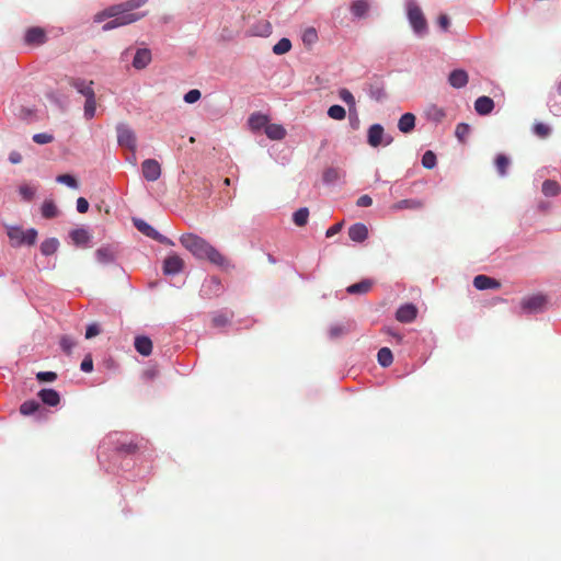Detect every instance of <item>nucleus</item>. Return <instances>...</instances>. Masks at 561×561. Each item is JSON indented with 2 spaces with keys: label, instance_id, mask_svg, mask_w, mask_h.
I'll return each instance as SVG.
<instances>
[{
  "label": "nucleus",
  "instance_id": "obj_1",
  "mask_svg": "<svg viewBox=\"0 0 561 561\" xmlns=\"http://www.w3.org/2000/svg\"><path fill=\"white\" fill-rule=\"evenodd\" d=\"M180 243L199 260H208L210 263L220 267H233L230 261L214 245L195 233L182 234L180 237Z\"/></svg>",
  "mask_w": 561,
  "mask_h": 561
},
{
  "label": "nucleus",
  "instance_id": "obj_2",
  "mask_svg": "<svg viewBox=\"0 0 561 561\" xmlns=\"http://www.w3.org/2000/svg\"><path fill=\"white\" fill-rule=\"evenodd\" d=\"M145 15V13L128 12L123 5L116 4L98 13L94 20L95 22H102L106 19H111L102 27V30L106 32L137 22Z\"/></svg>",
  "mask_w": 561,
  "mask_h": 561
},
{
  "label": "nucleus",
  "instance_id": "obj_3",
  "mask_svg": "<svg viewBox=\"0 0 561 561\" xmlns=\"http://www.w3.org/2000/svg\"><path fill=\"white\" fill-rule=\"evenodd\" d=\"M408 19L417 34H424L427 31V22L421 8L413 1L408 3Z\"/></svg>",
  "mask_w": 561,
  "mask_h": 561
},
{
  "label": "nucleus",
  "instance_id": "obj_4",
  "mask_svg": "<svg viewBox=\"0 0 561 561\" xmlns=\"http://www.w3.org/2000/svg\"><path fill=\"white\" fill-rule=\"evenodd\" d=\"M116 130L118 145L135 152L137 148V138L134 130L126 124L117 125Z\"/></svg>",
  "mask_w": 561,
  "mask_h": 561
},
{
  "label": "nucleus",
  "instance_id": "obj_5",
  "mask_svg": "<svg viewBox=\"0 0 561 561\" xmlns=\"http://www.w3.org/2000/svg\"><path fill=\"white\" fill-rule=\"evenodd\" d=\"M547 297L542 294L524 297L520 300V308L524 313H536L543 310Z\"/></svg>",
  "mask_w": 561,
  "mask_h": 561
},
{
  "label": "nucleus",
  "instance_id": "obj_6",
  "mask_svg": "<svg viewBox=\"0 0 561 561\" xmlns=\"http://www.w3.org/2000/svg\"><path fill=\"white\" fill-rule=\"evenodd\" d=\"M47 41V35L44 28L33 26L26 30L24 35V43L28 46H41Z\"/></svg>",
  "mask_w": 561,
  "mask_h": 561
},
{
  "label": "nucleus",
  "instance_id": "obj_7",
  "mask_svg": "<svg viewBox=\"0 0 561 561\" xmlns=\"http://www.w3.org/2000/svg\"><path fill=\"white\" fill-rule=\"evenodd\" d=\"M144 178L149 182H154L161 176V165L156 159H146L141 163Z\"/></svg>",
  "mask_w": 561,
  "mask_h": 561
},
{
  "label": "nucleus",
  "instance_id": "obj_8",
  "mask_svg": "<svg viewBox=\"0 0 561 561\" xmlns=\"http://www.w3.org/2000/svg\"><path fill=\"white\" fill-rule=\"evenodd\" d=\"M183 268L184 261L176 254L169 255L163 262V273L167 275L179 274Z\"/></svg>",
  "mask_w": 561,
  "mask_h": 561
},
{
  "label": "nucleus",
  "instance_id": "obj_9",
  "mask_svg": "<svg viewBox=\"0 0 561 561\" xmlns=\"http://www.w3.org/2000/svg\"><path fill=\"white\" fill-rule=\"evenodd\" d=\"M425 206V202L423 199L419 198H407L398 201L397 203L392 204L390 209L392 211H400V210H420Z\"/></svg>",
  "mask_w": 561,
  "mask_h": 561
},
{
  "label": "nucleus",
  "instance_id": "obj_10",
  "mask_svg": "<svg viewBox=\"0 0 561 561\" xmlns=\"http://www.w3.org/2000/svg\"><path fill=\"white\" fill-rule=\"evenodd\" d=\"M417 314V309L412 304L401 306L396 312V319L402 323L412 322Z\"/></svg>",
  "mask_w": 561,
  "mask_h": 561
},
{
  "label": "nucleus",
  "instance_id": "obj_11",
  "mask_svg": "<svg viewBox=\"0 0 561 561\" xmlns=\"http://www.w3.org/2000/svg\"><path fill=\"white\" fill-rule=\"evenodd\" d=\"M135 227L145 236L157 240L159 242H164L165 237L160 234L153 227H151L149 224H147L142 219H134Z\"/></svg>",
  "mask_w": 561,
  "mask_h": 561
},
{
  "label": "nucleus",
  "instance_id": "obj_12",
  "mask_svg": "<svg viewBox=\"0 0 561 561\" xmlns=\"http://www.w3.org/2000/svg\"><path fill=\"white\" fill-rule=\"evenodd\" d=\"M473 286L478 290L499 289L501 287V283L495 278L481 274L473 278Z\"/></svg>",
  "mask_w": 561,
  "mask_h": 561
},
{
  "label": "nucleus",
  "instance_id": "obj_13",
  "mask_svg": "<svg viewBox=\"0 0 561 561\" xmlns=\"http://www.w3.org/2000/svg\"><path fill=\"white\" fill-rule=\"evenodd\" d=\"M468 73L463 69H455L448 76V83L455 88H463L468 83Z\"/></svg>",
  "mask_w": 561,
  "mask_h": 561
},
{
  "label": "nucleus",
  "instance_id": "obj_14",
  "mask_svg": "<svg viewBox=\"0 0 561 561\" xmlns=\"http://www.w3.org/2000/svg\"><path fill=\"white\" fill-rule=\"evenodd\" d=\"M69 84L85 98L89 96L90 93H94V90L92 88L93 81H87L80 78H70Z\"/></svg>",
  "mask_w": 561,
  "mask_h": 561
},
{
  "label": "nucleus",
  "instance_id": "obj_15",
  "mask_svg": "<svg viewBox=\"0 0 561 561\" xmlns=\"http://www.w3.org/2000/svg\"><path fill=\"white\" fill-rule=\"evenodd\" d=\"M348 237L352 241L364 242L368 237V229L364 224H354L348 228Z\"/></svg>",
  "mask_w": 561,
  "mask_h": 561
},
{
  "label": "nucleus",
  "instance_id": "obj_16",
  "mask_svg": "<svg viewBox=\"0 0 561 561\" xmlns=\"http://www.w3.org/2000/svg\"><path fill=\"white\" fill-rule=\"evenodd\" d=\"M151 61V53L149 49L147 48H140V49H137L135 56H134V60H133V66L134 68L136 69H144L146 68Z\"/></svg>",
  "mask_w": 561,
  "mask_h": 561
},
{
  "label": "nucleus",
  "instance_id": "obj_17",
  "mask_svg": "<svg viewBox=\"0 0 561 561\" xmlns=\"http://www.w3.org/2000/svg\"><path fill=\"white\" fill-rule=\"evenodd\" d=\"M383 127L380 124H374L368 129L367 141L371 147H378L382 142Z\"/></svg>",
  "mask_w": 561,
  "mask_h": 561
},
{
  "label": "nucleus",
  "instance_id": "obj_18",
  "mask_svg": "<svg viewBox=\"0 0 561 561\" xmlns=\"http://www.w3.org/2000/svg\"><path fill=\"white\" fill-rule=\"evenodd\" d=\"M494 108V102L489 96H480L474 102V110L480 115H488Z\"/></svg>",
  "mask_w": 561,
  "mask_h": 561
},
{
  "label": "nucleus",
  "instance_id": "obj_19",
  "mask_svg": "<svg viewBox=\"0 0 561 561\" xmlns=\"http://www.w3.org/2000/svg\"><path fill=\"white\" fill-rule=\"evenodd\" d=\"M38 397L45 404L49 407H56L60 402V396L54 389H42L38 392Z\"/></svg>",
  "mask_w": 561,
  "mask_h": 561
},
{
  "label": "nucleus",
  "instance_id": "obj_20",
  "mask_svg": "<svg viewBox=\"0 0 561 561\" xmlns=\"http://www.w3.org/2000/svg\"><path fill=\"white\" fill-rule=\"evenodd\" d=\"M135 348L142 356H149L152 352V342L148 336H137L135 339Z\"/></svg>",
  "mask_w": 561,
  "mask_h": 561
},
{
  "label": "nucleus",
  "instance_id": "obj_21",
  "mask_svg": "<svg viewBox=\"0 0 561 561\" xmlns=\"http://www.w3.org/2000/svg\"><path fill=\"white\" fill-rule=\"evenodd\" d=\"M415 127V116L412 113L403 114L398 123V128L400 131L408 134L412 131Z\"/></svg>",
  "mask_w": 561,
  "mask_h": 561
},
{
  "label": "nucleus",
  "instance_id": "obj_22",
  "mask_svg": "<svg viewBox=\"0 0 561 561\" xmlns=\"http://www.w3.org/2000/svg\"><path fill=\"white\" fill-rule=\"evenodd\" d=\"M373 287V282L369 279H363L356 284L350 285L346 291L351 295H362L368 293Z\"/></svg>",
  "mask_w": 561,
  "mask_h": 561
},
{
  "label": "nucleus",
  "instance_id": "obj_23",
  "mask_svg": "<svg viewBox=\"0 0 561 561\" xmlns=\"http://www.w3.org/2000/svg\"><path fill=\"white\" fill-rule=\"evenodd\" d=\"M96 260L102 264H108L116 257L115 251L110 247H102L95 251Z\"/></svg>",
  "mask_w": 561,
  "mask_h": 561
},
{
  "label": "nucleus",
  "instance_id": "obj_24",
  "mask_svg": "<svg viewBox=\"0 0 561 561\" xmlns=\"http://www.w3.org/2000/svg\"><path fill=\"white\" fill-rule=\"evenodd\" d=\"M265 134L272 140H282L286 136V130L279 124H267Z\"/></svg>",
  "mask_w": 561,
  "mask_h": 561
},
{
  "label": "nucleus",
  "instance_id": "obj_25",
  "mask_svg": "<svg viewBox=\"0 0 561 561\" xmlns=\"http://www.w3.org/2000/svg\"><path fill=\"white\" fill-rule=\"evenodd\" d=\"M268 124V117L266 115L254 113L249 117V126L252 130H260L265 128Z\"/></svg>",
  "mask_w": 561,
  "mask_h": 561
},
{
  "label": "nucleus",
  "instance_id": "obj_26",
  "mask_svg": "<svg viewBox=\"0 0 561 561\" xmlns=\"http://www.w3.org/2000/svg\"><path fill=\"white\" fill-rule=\"evenodd\" d=\"M369 10L367 0H354L351 5L352 13L357 18H364Z\"/></svg>",
  "mask_w": 561,
  "mask_h": 561
},
{
  "label": "nucleus",
  "instance_id": "obj_27",
  "mask_svg": "<svg viewBox=\"0 0 561 561\" xmlns=\"http://www.w3.org/2000/svg\"><path fill=\"white\" fill-rule=\"evenodd\" d=\"M70 238L77 245H83L90 241V234L83 228L72 230L70 233Z\"/></svg>",
  "mask_w": 561,
  "mask_h": 561
},
{
  "label": "nucleus",
  "instance_id": "obj_28",
  "mask_svg": "<svg viewBox=\"0 0 561 561\" xmlns=\"http://www.w3.org/2000/svg\"><path fill=\"white\" fill-rule=\"evenodd\" d=\"M59 248V241L56 238H49L42 242L41 252L43 255H53Z\"/></svg>",
  "mask_w": 561,
  "mask_h": 561
},
{
  "label": "nucleus",
  "instance_id": "obj_29",
  "mask_svg": "<svg viewBox=\"0 0 561 561\" xmlns=\"http://www.w3.org/2000/svg\"><path fill=\"white\" fill-rule=\"evenodd\" d=\"M42 216L46 219H51L58 216L59 210L56 206V204L48 199L45 201L41 207Z\"/></svg>",
  "mask_w": 561,
  "mask_h": 561
},
{
  "label": "nucleus",
  "instance_id": "obj_30",
  "mask_svg": "<svg viewBox=\"0 0 561 561\" xmlns=\"http://www.w3.org/2000/svg\"><path fill=\"white\" fill-rule=\"evenodd\" d=\"M96 111V101H95V93L91 94L85 98L84 103V116L87 119H91L94 117Z\"/></svg>",
  "mask_w": 561,
  "mask_h": 561
},
{
  "label": "nucleus",
  "instance_id": "obj_31",
  "mask_svg": "<svg viewBox=\"0 0 561 561\" xmlns=\"http://www.w3.org/2000/svg\"><path fill=\"white\" fill-rule=\"evenodd\" d=\"M377 359L382 367H388L393 362L392 352L388 347H382L378 351Z\"/></svg>",
  "mask_w": 561,
  "mask_h": 561
},
{
  "label": "nucleus",
  "instance_id": "obj_32",
  "mask_svg": "<svg viewBox=\"0 0 561 561\" xmlns=\"http://www.w3.org/2000/svg\"><path fill=\"white\" fill-rule=\"evenodd\" d=\"M8 237L13 245H22L24 238V230L20 227H10L8 229Z\"/></svg>",
  "mask_w": 561,
  "mask_h": 561
},
{
  "label": "nucleus",
  "instance_id": "obj_33",
  "mask_svg": "<svg viewBox=\"0 0 561 561\" xmlns=\"http://www.w3.org/2000/svg\"><path fill=\"white\" fill-rule=\"evenodd\" d=\"M339 98L347 104L350 111H354L356 107V101L354 95L346 88H342L339 90Z\"/></svg>",
  "mask_w": 561,
  "mask_h": 561
},
{
  "label": "nucleus",
  "instance_id": "obj_34",
  "mask_svg": "<svg viewBox=\"0 0 561 561\" xmlns=\"http://www.w3.org/2000/svg\"><path fill=\"white\" fill-rule=\"evenodd\" d=\"M309 210L306 207L299 208L293 215V220L296 226L304 227L308 222Z\"/></svg>",
  "mask_w": 561,
  "mask_h": 561
},
{
  "label": "nucleus",
  "instance_id": "obj_35",
  "mask_svg": "<svg viewBox=\"0 0 561 561\" xmlns=\"http://www.w3.org/2000/svg\"><path fill=\"white\" fill-rule=\"evenodd\" d=\"M560 192V186L556 181L546 180L542 183V193L546 196H557Z\"/></svg>",
  "mask_w": 561,
  "mask_h": 561
},
{
  "label": "nucleus",
  "instance_id": "obj_36",
  "mask_svg": "<svg viewBox=\"0 0 561 561\" xmlns=\"http://www.w3.org/2000/svg\"><path fill=\"white\" fill-rule=\"evenodd\" d=\"M41 409V404L35 400H27L20 407V412L23 415H31Z\"/></svg>",
  "mask_w": 561,
  "mask_h": 561
},
{
  "label": "nucleus",
  "instance_id": "obj_37",
  "mask_svg": "<svg viewBox=\"0 0 561 561\" xmlns=\"http://www.w3.org/2000/svg\"><path fill=\"white\" fill-rule=\"evenodd\" d=\"M291 48V42L288 38H282L279 39L274 46H273V53L275 55H283L290 50Z\"/></svg>",
  "mask_w": 561,
  "mask_h": 561
},
{
  "label": "nucleus",
  "instance_id": "obj_38",
  "mask_svg": "<svg viewBox=\"0 0 561 561\" xmlns=\"http://www.w3.org/2000/svg\"><path fill=\"white\" fill-rule=\"evenodd\" d=\"M328 115L332 119L343 121L346 117V111L341 105H332L328 110Z\"/></svg>",
  "mask_w": 561,
  "mask_h": 561
},
{
  "label": "nucleus",
  "instance_id": "obj_39",
  "mask_svg": "<svg viewBox=\"0 0 561 561\" xmlns=\"http://www.w3.org/2000/svg\"><path fill=\"white\" fill-rule=\"evenodd\" d=\"M510 165V159L504 154H497L495 158V167L501 176L506 174L507 168Z\"/></svg>",
  "mask_w": 561,
  "mask_h": 561
},
{
  "label": "nucleus",
  "instance_id": "obj_40",
  "mask_svg": "<svg viewBox=\"0 0 561 561\" xmlns=\"http://www.w3.org/2000/svg\"><path fill=\"white\" fill-rule=\"evenodd\" d=\"M19 192L25 202H31L36 194V187L31 186L28 184H23L20 186Z\"/></svg>",
  "mask_w": 561,
  "mask_h": 561
},
{
  "label": "nucleus",
  "instance_id": "obj_41",
  "mask_svg": "<svg viewBox=\"0 0 561 561\" xmlns=\"http://www.w3.org/2000/svg\"><path fill=\"white\" fill-rule=\"evenodd\" d=\"M436 154L431 150H427L422 157V165L425 169H433L436 165Z\"/></svg>",
  "mask_w": 561,
  "mask_h": 561
},
{
  "label": "nucleus",
  "instance_id": "obj_42",
  "mask_svg": "<svg viewBox=\"0 0 561 561\" xmlns=\"http://www.w3.org/2000/svg\"><path fill=\"white\" fill-rule=\"evenodd\" d=\"M76 346V341L69 335L60 337V347L66 354H71L72 348Z\"/></svg>",
  "mask_w": 561,
  "mask_h": 561
},
{
  "label": "nucleus",
  "instance_id": "obj_43",
  "mask_svg": "<svg viewBox=\"0 0 561 561\" xmlns=\"http://www.w3.org/2000/svg\"><path fill=\"white\" fill-rule=\"evenodd\" d=\"M470 133V127L468 124H465V123H459L457 126H456V130H455V135L456 137L461 141L463 142L468 135Z\"/></svg>",
  "mask_w": 561,
  "mask_h": 561
},
{
  "label": "nucleus",
  "instance_id": "obj_44",
  "mask_svg": "<svg viewBox=\"0 0 561 561\" xmlns=\"http://www.w3.org/2000/svg\"><path fill=\"white\" fill-rule=\"evenodd\" d=\"M318 41V34L316 28L308 27L302 34V42L307 45H312Z\"/></svg>",
  "mask_w": 561,
  "mask_h": 561
},
{
  "label": "nucleus",
  "instance_id": "obj_45",
  "mask_svg": "<svg viewBox=\"0 0 561 561\" xmlns=\"http://www.w3.org/2000/svg\"><path fill=\"white\" fill-rule=\"evenodd\" d=\"M57 182L68 185L72 188H78V181L70 174H61L57 176Z\"/></svg>",
  "mask_w": 561,
  "mask_h": 561
},
{
  "label": "nucleus",
  "instance_id": "obj_46",
  "mask_svg": "<svg viewBox=\"0 0 561 561\" xmlns=\"http://www.w3.org/2000/svg\"><path fill=\"white\" fill-rule=\"evenodd\" d=\"M147 1L148 0H128L124 3H121V5H123L126 9V11L134 12V10L144 5Z\"/></svg>",
  "mask_w": 561,
  "mask_h": 561
},
{
  "label": "nucleus",
  "instance_id": "obj_47",
  "mask_svg": "<svg viewBox=\"0 0 561 561\" xmlns=\"http://www.w3.org/2000/svg\"><path fill=\"white\" fill-rule=\"evenodd\" d=\"M202 96V93L197 89H192L184 94V101L188 104L197 102Z\"/></svg>",
  "mask_w": 561,
  "mask_h": 561
},
{
  "label": "nucleus",
  "instance_id": "obj_48",
  "mask_svg": "<svg viewBox=\"0 0 561 561\" xmlns=\"http://www.w3.org/2000/svg\"><path fill=\"white\" fill-rule=\"evenodd\" d=\"M53 140H54L53 135L46 134V133H39V134H35L33 136V141L38 144V145L49 144Z\"/></svg>",
  "mask_w": 561,
  "mask_h": 561
},
{
  "label": "nucleus",
  "instance_id": "obj_49",
  "mask_svg": "<svg viewBox=\"0 0 561 561\" xmlns=\"http://www.w3.org/2000/svg\"><path fill=\"white\" fill-rule=\"evenodd\" d=\"M37 231L34 228L24 231L23 244L33 245L36 242Z\"/></svg>",
  "mask_w": 561,
  "mask_h": 561
},
{
  "label": "nucleus",
  "instance_id": "obj_50",
  "mask_svg": "<svg viewBox=\"0 0 561 561\" xmlns=\"http://www.w3.org/2000/svg\"><path fill=\"white\" fill-rule=\"evenodd\" d=\"M534 131L537 136L546 138L550 134V127L542 123H537L534 126Z\"/></svg>",
  "mask_w": 561,
  "mask_h": 561
},
{
  "label": "nucleus",
  "instance_id": "obj_51",
  "mask_svg": "<svg viewBox=\"0 0 561 561\" xmlns=\"http://www.w3.org/2000/svg\"><path fill=\"white\" fill-rule=\"evenodd\" d=\"M36 378L42 382H50L57 378V375L54 371H39L36 375Z\"/></svg>",
  "mask_w": 561,
  "mask_h": 561
},
{
  "label": "nucleus",
  "instance_id": "obj_52",
  "mask_svg": "<svg viewBox=\"0 0 561 561\" xmlns=\"http://www.w3.org/2000/svg\"><path fill=\"white\" fill-rule=\"evenodd\" d=\"M137 449H138V446L131 442L123 443L117 447V450L119 453H125V454H134L137 451Z\"/></svg>",
  "mask_w": 561,
  "mask_h": 561
},
{
  "label": "nucleus",
  "instance_id": "obj_53",
  "mask_svg": "<svg viewBox=\"0 0 561 561\" xmlns=\"http://www.w3.org/2000/svg\"><path fill=\"white\" fill-rule=\"evenodd\" d=\"M428 115L435 121H442L445 117V112L440 107L432 106L428 110Z\"/></svg>",
  "mask_w": 561,
  "mask_h": 561
},
{
  "label": "nucleus",
  "instance_id": "obj_54",
  "mask_svg": "<svg viewBox=\"0 0 561 561\" xmlns=\"http://www.w3.org/2000/svg\"><path fill=\"white\" fill-rule=\"evenodd\" d=\"M80 368L84 373H91L92 371V369H93V359H92L91 355H87L83 358Z\"/></svg>",
  "mask_w": 561,
  "mask_h": 561
},
{
  "label": "nucleus",
  "instance_id": "obj_55",
  "mask_svg": "<svg viewBox=\"0 0 561 561\" xmlns=\"http://www.w3.org/2000/svg\"><path fill=\"white\" fill-rule=\"evenodd\" d=\"M100 334V328L96 323H92L87 328L85 339H92Z\"/></svg>",
  "mask_w": 561,
  "mask_h": 561
},
{
  "label": "nucleus",
  "instance_id": "obj_56",
  "mask_svg": "<svg viewBox=\"0 0 561 561\" xmlns=\"http://www.w3.org/2000/svg\"><path fill=\"white\" fill-rule=\"evenodd\" d=\"M89 209V202L84 197H79L77 199V210L80 214L87 213Z\"/></svg>",
  "mask_w": 561,
  "mask_h": 561
},
{
  "label": "nucleus",
  "instance_id": "obj_57",
  "mask_svg": "<svg viewBox=\"0 0 561 561\" xmlns=\"http://www.w3.org/2000/svg\"><path fill=\"white\" fill-rule=\"evenodd\" d=\"M357 206L359 207H369L371 206L373 204V199L369 195H362L357 202H356Z\"/></svg>",
  "mask_w": 561,
  "mask_h": 561
},
{
  "label": "nucleus",
  "instance_id": "obj_58",
  "mask_svg": "<svg viewBox=\"0 0 561 561\" xmlns=\"http://www.w3.org/2000/svg\"><path fill=\"white\" fill-rule=\"evenodd\" d=\"M228 318L224 314H218L213 318V324L215 327H224L228 323Z\"/></svg>",
  "mask_w": 561,
  "mask_h": 561
},
{
  "label": "nucleus",
  "instance_id": "obj_59",
  "mask_svg": "<svg viewBox=\"0 0 561 561\" xmlns=\"http://www.w3.org/2000/svg\"><path fill=\"white\" fill-rule=\"evenodd\" d=\"M337 175H339V174H337V171H336V170H334V169H329V170H327V171L324 172L323 178H324V181H325V182H333V181H335V180L337 179Z\"/></svg>",
  "mask_w": 561,
  "mask_h": 561
},
{
  "label": "nucleus",
  "instance_id": "obj_60",
  "mask_svg": "<svg viewBox=\"0 0 561 561\" xmlns=\"http://www.w3.org/2000/svg\"><path fill=\"white\" fill-rule=\"evenodd\" d=\"M438 25L442 27L443 31H447L449 27V18L446 14H440L438 16Z\"/></svg>",
  "mask_w": 561,
  "mask_h": 561
},
{
  "label": "nucleus",
  "instance_id": "obj_61",
  "mask_svg": "<svg viewBox=\"0 0 561 561\" xmlns=\"http://www.w3.org/2000/svg\"><path fill=\"white\" fill-rule=\"evenodd\" d=\"M341 229H342V222L335 224V225L331 226V227L327 230L325 236H327L328 238H331V237H333L334 234H336L337 232H340V231H341Z\"/></svg>",
  "mask_w": 561,
  "mask_h": 561
},
{
  "label": "nucleus",
  "instance_id": "obj_62",
  "mask_svg": "<svg viewBox=\"0 0 561 561\" xmlns=\"http://www.w3.org/2000/svg\"><path fill=\"white\" fill-rule=\"evenodd\" d=\"M9 161L12 163V164H18L22 161V156L20 152L18 151H12L10 154H9Z\"/></svg>",
  "mask_w": 561,
  "mask_h": 561
},
{
  "label": "nucleus",
  "instance_id": "obj_63",
  "mask_svg": "<svg viewBox=\"0 0 561 561\" xmlns=\"http://www.w3.org/2000/svg\"><path fill=\"white\" fill-rule=\"evenodd\" d=\"M370 95H371V98L376 99L377 101H380L385 96V93H383L382 89L377 88L376 90L370 91Z\"/></svg>",
  "mask_w": 561,
  "mask_h": 561
},
{
  "label": "nucleus",
  "instance_id": "obj_64",
  "mask_svg": "<svg viewBox=\"0 0 561 561\" xmlns=\"http://www.w3.org/2000/svg\"><path fill=\"white\" fill-rule=\"evenodd\" d=\"M344 333V329L342 327H333L330 330V334L333 337H337Z\"/></svg>",
  "mask_w": 561,
  "mask_h": 561
}]
</instances>
